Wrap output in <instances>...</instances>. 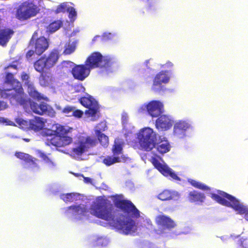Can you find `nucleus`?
<instances>
[{"label":"nucleus","instance_id":"24","mask_svg":"<svg viewBox=\"0 0 248 248\" xmlns=\"http://www.w3.org/2000/svg\"><path fill=\"white\" fill-rule=\"evenodd\" d=\"M14 34V31L12 29L4 28L0 29V45L6 46Z\"/></svg>","mask_w":248,"mask_h":248},{"label":"nucleus","instance_id":"38","mask_svg":"<svg viewBox=\"0 0 248 248\" xmlns=\"http://www.w3.org/2000/svg\"><path fill=\"white\" fill-rule=\"evenodd\" d=\"M237 248H248V238H239L237 243Z\"/></svg>","mask_w":248,"mask_h":248},{"label":"nucleus","instance_id":"13","mask_svg":"<svg viewBox=\"0 0 248 248\" xmlns=\"http://www.w3.org/2000/svg\"><path fill=\"white\" fill-rule=\"evenodd\" d=\"M24 91L22 88V92L18 93V91L15 90L14 87L10 89H2L0 90V95L4 99H8L12 101L16 100L17 103L23 105L25 103L26 100L23 98Z\"/></svg>","mask_w":248,"mask_h":248},{"label":"nucleus","instance_id":"31","mask_svg":"<svg viewBox=\"0 0 248 248\" xmlns=\"http://www.w3.org/2000/svg\"><path fill=\"white\" fill-rule=\"evenodd\" d=\"M189 183L194 187L202 190H209L210 187L204 184L197 181L195 180L191 179L188 181Z\"/></svg>","mask_w":248,"mask_h":248},{"label":"nucleus","instance_id":"14","mask_svg":"<svg viewBox=\"0 0 248 248\" xmlns=\"http://www.w3.org/2000/svg\"><path fill=\"white\" fill-rule=\"evenodd\" d=\"M29 46L35 49V54L38 56L42 55L49 47L48 40L44 36L35 39L33 35L30 40Z\"/></svg>","mask_w":248,"mask_h":248},{"label":"nucleus","instance_id":"43","mask_svg":"<svg viewBox=\"0 0 248 248\" xmlns=\"http://www.w3.org/2000/svg\"><path fill=\"white\" fill-rule=\"evenodd\" d=\"M83 112L79 109H74L72 113L73 116L78 118H81L83 116Z\"/></svg>","mask_w":248,"mask_h":248},{"label":"nucleus","instance_id":"21","mask_svg":"<svg viewBox=\"0 0 248 248\" xmlns=\"http://www.w3.org/2000/svg\"><path fill=\"white\" fill-rule=\"evenodd\" d=\"M15 155L17 158L24 161L25 163L28 164L31 168L39 169V166L38 163L39 160L37 158L33 157L28 154L21 152L16 153Z\"/></svg>","mask_w":248,"mask_h":248},{"label":"nucleus","instance_id":"12","mask_svg":"<svg viewBox=\"0 0 248 248\" xmlns=\"http://www.w3.org/2000/svg\"><path fill=\"white\" fill-rule=\"evenodd\" d=\"M80 103L88 108L85 113L89 117H94L99 112V106L98 102L91 95L83 96L79 99Z\"/></svg>","mask_w":248,"mask_h":248},{"label":"nucleus","instance_id":"49","mask_svg":"<svg viewBox=\"0 0 248 248\" xmlns=\"http://www.w3.org/2000/svg\"><path fill=\"white\" fill-rule=\"evenodd\" d=\"M167 64L170 66H172V65H173L172 63L170 62H168V63H167Z\"/></svg>","mask_w":248,"mask_h":248},{"label":"nucleus","instance_id":"19","mask_svg":"<svg viewBox=\"0 0 248 248\" xmlns=\"http://www.w3.org/2000/svg\"><path fill=\"white\" fill-rule=\"evenodd\" d=\"M173 124V121L169 116L161 115L156 119L155 126L157 129L166 131L170 129Z\"/></svg>","mask_w":248,"mask_h":248},{"label":"nucleus","instance_id":"4","mask_svg":"<svg viewBox=\"0 0 248 248\" xmlns=\"http://www.w3.org/2000/svg\"><path fill=\"white\" fill-rule=\"evenodd\" d=\"M212 199L219 204L232 208L239 214L244 215V218L248 221V208L241 204L234 196L222 191H218L217 194L211 193Z\"/></svg>","mask_w":248,"mask_h":248},{"label":"nucleus","instance_id":"5","mask_svg":"<svg viewBox=\"0 0 248 248\" xmlns=\"http://www.w3.org/2000/svg\"><path fill=\"white\" fill-rule=\"evenodd\" d=\"M85 62L90 70L100 68L102 71L108 72L111 70L115 61L109 56H103L100 52H94L88 56Z\"/></svg>","mask_w":248,"mask_h":248},{"label":"nucleus","instance_id":"32","mask_svg":"<svg viewBox=\"0 0 248 248\" xmlns=\"http://www.w3.org/2000/svg\"><path fill=\"white\" fill-rule=\"evenodd\" d=\"M64 48L63 54L64 55H69L74 52L76 49V46L73 43L68 42L65 44Z\"/></svg>","mask_w":248,"mask_h":248},{"label":"nucleus","instance_id":"16","mask_svg":"<svg viewBox=\"0 0 248 248\" xmlns=\"http://www.w3.org/2000/svg\"><path fill=\"white\" fill-rule=\"evenodd\" d=\"M30 108L35 113L39 115L46 114L51 117L55 115V111L49 105L46 103L41 102L39 104L34 102L30 103Z\"/></svg>","mask_w":248,"mask_h":248},{"label":"nucleus","instance_id":"2","mask_svg":"<svg viewBox=\"0 0 248 248\" xmlns=\"http://www.w3.org/2000/svg\"><path fill=\"white\" fill-rule=\"evenodd\" d=\"M60 51L58 48H53L47 55L42 56L34 62L35 70L41 74L39 82L42 86L47 87L52 83V76L45 71L50 69L57 64L60 56Z\"/></svg>","mask_w":248,"mask_h":248},{"label":"nucleus","instance_id":"30","mask_svg":"<svg viewBox=\"0 0 248 248\" xmlns=\"http://www.w3.org/2000/svg\"><path fill=\"white\" fill-rule=\"evenodd\" d=\"M151 162L154 166V167L158 170L161 173H162L164 170L166 169L167 166L162 164L159 161V160L155 157H153L151 159Z\"/></svg>","mask_w":248,"mask_h":248},{"label":"nucleus","instance_id":"11","mask_svg":"<svg viewBox=\"0 0 248 248\" xmlns=\"http://www.w3.org/2000/svg\"><path fill=\"white\" fill-rule=\"evenodd\" d=\"M16 122L21 128L25 130L38 132L41 130L44 126L43 119L39 117H35L29 121L18 118Z\"/></svg>","mask_w":248,"mask_h":248},{"label":"nucleus","instance_id":"3","mask_svg":"<svg viewBox=\"0 0 248 248\" xmlns=\"http://www.w3.org/2000/svg\"><path fill=\"white\" fill-rule=\"evenodd\" d=\"M72 128L66 127L59 124H53L50 129L47 128L43 132L46 137V144L55 147H63L71 144L73 138L68 135Z\"/></svg>","mask_w":248,"mask_h":248},{"label":"nucleus","instance_id":"6","mask_svg":"<svg viewBox=\"0 0 248 248\" xmlns=\"http://www.w3.org/2000/svg\"><path fill=\"white\" fill-rule=\"evenodd\" d=\"M111 197L115 206L129 217L136 219L140 217V211L131 201L124 199L122 194H116Z\"/></svg>","mask_w":248,"mask_h":248},{"label":"nucleus","instance_id":"20","mask_svg":"<svg viewBox=\"0 0 248 248\" xmlns=\"http://www.w3.org/2000/svg\"><path fill=\"white\" fill-rule=\"evenodd\" d=\"M146 108L149 114L152 117L159 116L163 111V104L158 101H152L146 106Z\"/></svg>","mask_w":248,"mask_h":248},{"label":"nucleus","instance_id":"17","mask_svg":"<svg viewBox=\"0 0 248 248\" xmlns=\"http://www.w3.org/2000/svg\"><path fill=\"white\" fill-rule=\"evenodd\" d=\"M170 80V77L166 71H161L155 77L152 87V90L155 92H159L163 90L162 83H167Z\"/></svg>","mask_w":248,"mask_h":248},{"label":"nucleus","instance_id":"18","mask_svg":"<svg viewBox=\"0 0 248 248\" xmlns=\"http://www.w3.org/2000/svg\"><path fill=\"white\" fill-rule=\"evenodd\" d=\"M90 71V69L85 64L75 65L71 72L75 79L83 81L89 75Z\"/></svg>","mask_w":248,"mask_h":248},{"label":"nucleus","instance_id":"35","mask_svg":"<svg viewBox=\"0 0 248 248\" xmlns=\"http://www.w3.org/2000/svg\"><path fill=\"white\" fill-rule=\"evenodd\" d=\"M62 25V22L60 20L55 21L50 23L48 26L50 31L55 32L58 30Z\"/></svg>","mask_w":248,"mask_h":248},{"label":"nucleus","instance_id":"29","mask_svg":"<svg viewBox=\"0 0 248 248\" xmlns=\"http://www.w3.org/2000/svg\"><path fill=\"white\" fill-rule=\"evenodd\" d=\"M95 134L100 144L103 146L107 147L109 144L108 137L102 133L100 130H96Z\"/></svg>","mask_w":248,"mask_h":248},{"label":"nucleus","instance_id":"7","mask_svg":"<svg viewBox=\"0 0 248 248\" xmlns=\"http://www.w3.org/2000/svg\"><path fill=\"white\" fill-rule=\"evenodd\" d=\"M137 138L141 150L149 152L155 147L156 137L152 129L146 127L141 129Z\"/></svg>","mask_w":248,"mask_h":248},{"label":"nucleus","instance_id":"34","mask_svg":"<svg viewBox=\"0 0 248 248\" xmlns=\"http://www.w3.org/2000/svg\"><path fill=\"white\" fill-rule=\"evenodd\" d=\"M68 210H72L73 215L81 214L86 211L84 208H81L79 205H72L67 208Z\"/></svg>","mask_w":248,"mask_h":248},{"label":"nucleus","instance_id":"23","mask_svg":"<svg viewBox=\"0 0 248 248\" xmlns=\"http://www.w3.org/2000/svg\"><path fill=\"white\" fill-rule=\"evenodd\" d=\"M190 127L188 123L185 121H180L174 124L173 128V134L179 138H183L185 136L186 131Z\"/></svg>","mask_w":248,"mask_h":248},{"label":"nucleus","instance_id":"25","mask_svg":"<svg viewBox=\"0 0 248 248\" xmlns=\"http://www.w3.org/2000/svg\"><path fill=\"white\" fill-rule=\"evenodd\" d=\"M187 199L190 202L201 204L204 202L205 196L202 193L193 190L188 193Z\"/></svg>","mask_w":248,"mask_h":248},{"label":"nucleus","instance_id":"45","mask_svg":"<svg viewBox=\"0 0 248 248\" xmlns=\"http://www.w3.org/2000/svg\"><path fill=\"white\" fill-rule=\"evenodd\" d=\"M8 107V105L6 102L0 100V111L6 109Z\"/></svg>","mask_w":248,"mask_h":248},{"label":"nucleus","instance_id":"15","mask_svg":"<svg viewBox=\"0 0 248 248\" xmlns=\"http://www.w3.org/2000/svg\"><path fill=\"white\" fill-rule=\"evenodd\" d=\"M21 79L24 82L25 86L27 87V91L32 98L40 100L43 99L41 94L35 89L34 83L30 80V75L23 72L21 75Z\"/></svg>","mask_w":248,"mask_h":248},{"label":"nucleus","instance_id":"47","mask_svg":"<svg viewBox=\"0 0 248 248\" xmlns=\"http://www.w3.org/2000/svg\"><path fill=\"white\" fill-rule=\"evenodd\" d=\"M79 175H80L83 177L84 182L85 183L88 184V183H92V179L90 178V177H84L83 174H79Z\"/></svg>","mask_w":248,"mask_h":248},{"label":"nucleus","instance_id":"37","mask_svg":"<svg viewBox=\"0 0 248 248\" xmlns=\"http://www.w3.org/2000/svg\"><path fill=\"white\" fill-rule=\"evenodd\" d=\"M67 12L69 13L68 17L70 21L72 22L74 21L76 19L77 16V13L75 9L73 7L69 6Z\"/></svg>","mask_w":248,"mask_h":248},{"label":"nucleus","instance_id":"36","mask_svg":"<svg viewBox=\"0 0 248 248\" xmlns=\"http://www.w3.org/2000/svg\"><path fill=\"white\" fill-rule=\"evenodd\" d=\"M162 174L165 176H170L174 180H178L180 179L177 174L172 171L169 168L168 166Z\"/></svg>","mask_w":248,"mask_h":248},{"label":"nucleus","instance_id":"46","mask_svg":"<svg viewBox=\"0 0 248 248\" xmlns=\"http://www.w3.org/2000/svg\"><path fill=\"white\" fill-rule=\"evenodd\" d=\"M31 48V49L29 50L26 53V58L28 59L31 58L34 53H35V49L33 48Z\"/></svg>","mask_w":248,"mask_h":248},{"label":"nucleus","instance_id":"42","mask_svg":"<svg viewBox=\"0 0 248 248\" xmlns=\"http://www.w3.org/2000/svg\"><path fill=\"white\" fill-rule=\"evenodd\" d=\"M75 109V108L72 106H66L62 110V112L65 114H68L71 112H73V110Z\"/></svg>","mask_w":248,"mask_h":248},{"label":"nucleus","instance_id":"22","mask_svg":"<svg viewBox=\"0 0 248 248\" xmlns=\"http://www.w3.org/2000/svg\"><path fill=\"white\" fill-rule=\"evenodd\" d=\"M155 222L157 225L161 226L164 228L171 229L175 226L173 220L169 217L165 215H159L156 217Z\"/></svg>","mask_w":248,"mask_h":248},{"label":"nucleus","instance_id":"40","mask_svg":"<svg viewBox=\"0 0 248 248\" xmlns=\"http://www.w3.org/2000/svg\"><path fill=\"white\" fill-rule=\"evenodd\" d=\"M139 1L148 10H149L153 5L152 0H139Z\"/></svg>","mask_w":248,"mask_h":248},{"label":"nucleus","instance_id":"28","mask_svg":"<svg viewBox=\"0 0 248 248\" xmlns=\"http://www.w3.org/2000/svg\"><path fill=\"white\" fill-rule=\"evenodd\" d=\"M156 149L160 154H164L170 151V145L167 140H161L158 143Z\"/></svg>","mask_w":248,"mask_h":248},{"label":"nucleus","instance_id":"1","mask_svg":"<svg viewBox=\"0 0 248 248\" xmlns=\"http://www.w3.org/2000/svg\"><path fill=\"white\" fill-rule=\"evenodd\" d=\"M113 206L105 199L97 201L91 208V213L95 217L108 221L110 224L124 234L135 232L137 230L135 221L131 218L121 214L116 218L113 215Z\"/></svg>","mask_w":248,"mask_h":248},{"label":"nucleus","instance_id":"39","mask_svg":"<svg viewBox=\"0 0 248 248\" xmlns=\"http://www.w3.org/2000/svg\"><path fill=\"white\" fill-rule=\"evenodd\" d=\"M40 156L43 159L46 163L50 167H53L55 165L54 162L48 156L44 153H41Z\"/></svg>","mask_w":248,"mask_h":248},{"label":"nucleus","instance_id":"44","mask_svg":"<svg viewBox=\"0 0 248 248\" xmlns=\"http://www.w3.org/2000/svg\"><path fill=\"white\" fill-rule=\"evenodd\" d=\"M12 124L13 122L11 121H9L4 117H0V124H5L6 125H11Z\"/></svg>","mask_w":248,"mask_h":248},{"label":"nucleus","instance_id":"10","mask_svg":"<svg viewBox=\"0 0 248 248\" xmlns=\"http://www.w3.org/2000/svg\"><path fill=\"white\" fill-rule=\"evenodd\" d=\"M77 144V146L72 149L71 153L73 155L78 156L88 151L89 148L96 146L97 141L96 139L90 136L82 137Z\"/></svg>","mask_w":248,"mask_h":248},{"label":"nucleus","instance_id":"9","mask_svg":"<svg viewBox=\"0 0 248 248\" xmlns=\"http://www.w3.org/2000/svg\"><path fill=\"white\" fill-rule=\"evenodd\" d=\"M111 151L113 155L107 156L102 161L107 166H111L116 163L125 162L130 160L129 157L123 155V143L115 142Z\"/></svg>","mask_w":248,"mask_h":248},{"label":"nucleus","instance_id":"41","mask_svg":"<svg viewBox=\"0 0 248 248\" xmlns=\"http://www.w3.org/2000/svg\"><path fill=\"white\" fill-rule=\"evenodd\" d=\"M75 195L73 193H67L63 194L62 196V199L65 202H73L74 197Z\"/></svg>","mask_w":248,"mask_h":248},{"label":"nucleus","instance_id":"8","mask_svg":"<svg viewBox=\"0 0 248 248\" xmlns=\"http://www.w3.org/2000/svg\"><path fill=\"white\" fill-rule=\"evenodd\" d=\"M40 12L39 7L32 1H25L17 7L15 17L20 21L35 16Z\"/></svg>","mask_w":248,"mask_h":248},{"label":"nucleus","instance_id":"27","mask_svg":"<svg viewBox=\"0 0 248 248\" xmlns=\"http://www.w3.org/2000/svg\"><path fill=\"white\" fill-rule=\"evenodd\" d=\"M174 195L173 192L165 189L158 195L157 198L162 201H170L173 199Z\"/></svg>","mask_w":248,"mask_h":248},{"label":"nucleus","instance_id":"50","mask_svg":"<svg viewBox=\"0 0 248 248\" xmlns=\"http://www.w3.org/2000/svg\"><path fill=\"white\" fill-rule=\"evenodd\" d=\"M146 62L147 63H149V61H147Z\"/></svg>","mask_w":248,"mask_h":248},{"label":"nucleus","instance_id":"48","mask_svg":"<svg viewBox=\"0 0 248 248\" xmlns=\"http://www.w3.org/2000/svg\"><path fill=\"white\" fill-rule=\"evenodd\" d=\"M9 68H13L14 69H16V70H17L18 69L16 65L12 64H9L7 67H5L4 69H8Z\"/></svg>","mask_w":248,"mask_h":248},{"label":"nucleus","instance_id":"26","mask_svg":"<svg viewBox=\"0 0 248 248\" xmlns=\"http://www.w3.org/2000/svg\"><path fill=\"white\" fill-rule=\"evenodd\" d=\"M4 83L10 84L12 87H14V89L18 91V93L22 92L23 88L21 84L17 79L14 78L13 74L6 73Z\"/></svg>","mask_w":248,"mask_h":248},{"label":"nucleus","instance_id":"33","mask_svg":"<svg viewBox=\"0 0 248 248\" xmlns=\"http://www.w3.org/2000/svg\"><path fill=\"white\" fill-rule=\"evenodd\" d=\"M68 7L69 6L67 2H62L58 5L54 12L55 14H58L61 13H64L67 11Z\"/></svg>","mask_w":248,"mask_h":248}]
</instances>
